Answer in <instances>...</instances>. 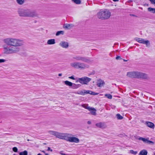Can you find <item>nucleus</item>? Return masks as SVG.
<instances>
[{"label":"nucleus","mask_w":155,"mask_h":155,"mask_svg":"<svg viewBox=\"0 0 155 155\" xmlns=\"http://www.w3.org/2000/svg\"><path fill=\"white\" fill-rule=\"evenodd\" d=\"M6 45L3 46L4 53L6 54H12L18 53L20 51L19 47L23 46V40L14 38H7L3 40Z\"/></svg>","instance_id":"obj_1"},{"label":"nucleus","mask_w":155,"mask_h":155,"mask_svg":"<svg viewBox=\"0 0 155 155\" xmlns=\"http://www.w3.org/2000/svg\"><path fill=\"white\" fill-rule=\"evenodd\" d=\"M63 140H66L71 143H78L80 140L76 135H74L71 134L64 133Z\"/></svg>","instance_id":"obj_2"},{"label":"nucleus","mask_w":155,"mask_h":155,"mask_svg":"<svg viewBox=\"0 0 155 155\" xmlns=\"http://www.w3.org/2000/svg\"><path fill=\"white\" fill-rule=\"evenodd\" d=\"M70 66L73 68L81 70H84L89 68V66L83 63L74 62L70 64Z\"/></svg>","instance_id":"obj_3"},{"label":"nucleus","mask_w":155,"mask_h":155,"mask_svg":"<svg viewBox=\"0 0 155 155\" xmlns=\"http://www.w3.org/2000/svg\"><path fill=\"white\" fill-rule=\"evenodd\" d=\"M97 17L99 19L102 20L107 19L109 18L111 15V13L108 9H105L100 11L97 14Z\"/></svg>","instance_id":"obj_4"},{"label":"nucleus","mask_w":155,"mask_h":155,"mask_svg":"<svg viewBox=\"0 0 155 155\" xmlns=\"http://www.w3.org/2000/svg\"><path fill=\"white\" fill-rule=\"evenodd\" d=\"M72 58L74 60L77 61H81L88 63H91L92 62V61L80 56H74Z\"/></svg>","instance_id":"obj_5"},{"label":"nucleus","mask_w":155,"mask_h":155,"mask_svg":"<svg viewBox=\"0 0 155 155\" xmlns=\"http://www.w3.org/2000/svg\"><path fill=\"white\" fill-rule=\"evenodd\" d=\"M48 132L50 135L55 136L56 138L61 139H62L64 134L53 130H49Z\"/></svg>","instance_id":"obj_6"},{"label":"nucleus","mask_w":155,"mask_h":155,"mask_svg":"<svg viewBox=\"0 0 155 155\" xmlns=\"http://www.w3.org/2000/svg\"><path fill=\"white\" fill-rule=\"evenodd\" d=\"M38 15L35 11L27 9L26 17H38Z\"/></svg>","instance_id":"obj_7"},{"label":"nucleus","mask_w":155,"mask_h":155,"mask_svg":"<svg viewBox=\"0 0 155 155\" xmlns=\"http://www.w3.org/2000/svg\"><path fill=\"white\" fill-rule=\"evenodd\" d=\"M135 40L139 43L146 45L147 47H148L150 45V42L148 40H145L144 39L138 38H136Z\"/></svg>","instance_id":"obj_8"},{"label":"nucleus","mask_w":155,"mask_h":155,"mask_svg":"<svg viewBox=\"0 0 155 155\" xmlns=\"http://www.w3.org/2000/svg\"><path fill=\"white\" fill-rule=\"evenodd\" d=\"M80 83L83 84H87L91 80V78L87 77L80 78Z\"/></svg>","instance_id":"obj_9"},{"label":"nucleus","mask_w":155,"mask_h":155,"mask_svg":"<svg viewBox=\"0 0 155 155\" xmlns=\"http://www.w3.org/2000/svg\"><path fill=\"white\" fill-rule=\"evenodd\" d=\"M138 72L136 71L128 72L127 75V77L130 78H138Z\"/></svg>","instance_id":"obj_10"},{"label":"nucleus","mask_w":155,"mask_h":155,"mask_svg":"<svg viewBox=\"0 0 155 155\" xmlns=\"http://www.w3.org/2000/svg\"><path fill=\"white\" fill-rule=\"evenodd\" d=\"M138 78H142L145 80H148L149 79V77L148 75L146 74L139 72Z\"/></svg>","instance_id":"obj_11"},{"label":"nucleus","mask_w":155,"mask_h":155,"mask_svg":"<svg viewBox=\"0 0 155 155\" xmlns=\"http://www.w3.org/2000/svg\"><path fill=\"white\" fill-rule=\"evenodd\" d=\"M27 9H19L18 11L19 15L21 17H26Z\"/></svg>","instance_id":"obj_12"},{"label":"nucleus","mask_w":155,"mask_h":155,"mask_svg":"<svg viewBox=\"0 0 155 155\" xmlns=\"http://www.w3.org/2000/svg\"><path fill=\"white\" fill-rule=\"evenodd\" d=\"M59 45L62 48L65 49L68 48L69 46L68 43L64 41H61L59 44Z\"/></svg>","instance_id":"obj_13"},{"label":"nucleus","mask_w":155,"mask_h":155,"mask_svg":"<svg viewBox=\"0 0 155 155\" xmlns=\"http://www.w3.org/2000/svg\"><path fill=\"white\" fill-rule=\"evenodd\" d=\"M84 108L88 110L91 112V113L92 115H96V110L94 108L89 106H86L84 107Z\"/></svg>","instance_id":"obj_14"},{"label":"nucleus","mask_w":155,"mask_h":155,"mask_svg":"<svg viewBox=\"0 0 155 155\" xmlns=\"http://www.w3.org/2000/svg\"><path fill=\"white\" fill-rule=\"evenodd\" d=\"M95 125L97 127L101 129H105L107 127L106 124L104 122H99L96 123Z\"/></svg>","instance_id":"obj_15"},{"label":"nucleus","mask_w":155,"mask_h":155,"mask_svg":"<svg viewBox=\"0 0 155 155\" xmlns=\"http://www.w3.org/2000/svg\"><path fill=\"white\" fill-rule=\"evenodd\" d=\"M104 84V81L101 80H98L97 82V85L98 87H101L103 86Z\"/></svg>","instance_id":"obj_16"},{"label":"nucleus","mask_w":155,"mask_h":155,"mask_svg":"<svg viewBox=\"0 0 155 155\" xmlns=\"http://www.w3.org/2000/svg\"><path fill=\"white\" fill-rule=\"evenodd\" d=\"M74 25L71 24H67L64 25V28L66 29H70L74 27Z\"/></svg>","instance_id":"obj_17"},{"label":"nucleus","mask_w":155,"mask_h":155,"mask_svg":"<svg viewBox=\"0 0 155 155\" xmlns=\"http://www.w3.org/2000/svg\"><path fill=\"white\" fill-rule=\"evenodd\" d=\"M146 124L148 127L151 128H153L154 126V124L153 123L149 121H146Z\"/></svg>","instance_id":"obj_18"},{"label":"nucleus","mask_w":155,"mask_h":155,"mask_svg":"<svg viewBox=\"0 0 155 155\" xmlns=\"http://www.w3.org/2000/svg\"><path fill=\"white\" fill-rule=\"evenodd\" d=\"M55 43V40L54 39H50L48 40L47 44L48 45H53Z\"/></svg>","instance_id":"obj_19"},{"label":"nucleus","mask_w":155,"mask_h":155,"mask_svg":"<svg viewBox=\"0 0 155 155\" xmlns=\"http://www.w3.org/2000/svg\"><path fill=\"white\" fill-rule=\"evenodd\" d=\"M64 84L67 86L71 87L73 85L72 83L68 81H64Z\"/></svg>","instance_id":"obj_20"},{"label":"nucleus","mask_w":155,"mask_h":155,"mask_svg":"<svg viewBox=\"0 0 155 155\" xmlns=\"http://www.w3.org/2000/svg\"><path fill=\"white\" fill-rule=\"evenodd\" d=\"M144 143H148L149 144H154V142L152 141L148 140L147 139L144 138L143 140Z\"/></svg>","instance_id":"obj_21"},{"label":"nucleus","mask_w":155,"mask_h":155,"mask_svg":"<svg viewBox=\"0 0 155 155\" xmlns=\"http://www.w3.org/2000/svg\"><path fill=\"white\" fill-rule=\"evenodd\" d=\"M147 151L145 150H141L139 153L140 155H147Z\"/></svg>","instance_id":"obj_22"},{"label":"nucleus","mask_w":155,"mask_h":155,"mask_svg":"<svg viewBox=\"0 0 155 155\" xmlns=\"http://www.w3.org/2000/svg\"><path fill=\"white\" fill-rule=\"evenodd\" d=\"M73 85L71 87L73 89H75L78 88L80 86V85L79 84H76L75 83H73Z\"/></svg>","instance_id":"obj_23"},{"label":"nucleus","mask_w":155,"mask_h":155,"mask_svg":"<svg viewBox=\"0 0 155 155\" xmlns=\"http://www.w3.org/2000/svg\"><path fill=\"white\" fill-rule=\"evenodd\" d=\"M64 33V32L63 31H58L56 32V35L58 36L61 35H63Z\"/></svg>","instance_id":"obj_24"},{"label":"nucleus","mask_w":155,"mask_h":155,"mask_svg":"<svg viewBox=\"0 0 155 155\" xmlns=\"http://www.w3.org/2000/svg\"><path fill=\"white\" fill-rule=\"evenodd\" d=\"M75 94H77L80 95H84V90H82L81 91H80L78 92H75L74 93Z\"/></svg>","instance_id":"obj_25"},{"label":"nucleus","mask_w":155,"mask_h":155,"mask_svg":"<svg viewBox=\"0 0 155 155\" xmlns=\"http://www.w3.org/2000/svg\"><path fill=\"white\" fill-rule=\"evenodd\" d=\"M28 153L27 151L25 150L24 151L21 152L19 153V155H28Z\"/></svg>","instance_id":"obj_26"},{"label":"nucleus","mask_w":155,"mask_h":155,"mask_svg":"<svg viewBox=\"0 0 155 155\" xmlns=\"http://www.w3.org/2000/svg\"><path fill=\"white\" fill-rule=\"evenodd\" d=\"M17 3L20 5L23 4L25 2V0H16Z\"/></svg>","instance_id":"obj_27"},{"label":"nucleus","mask_w":155,"mask_h":155,"mask_svg":"<svg viewBox=\"0 0 155 155\" xmlns=\"http://www.w3.org/2000/svg\"><path fill=\"white\" fill-rule=\"evenodd\" d=\"M117 119L118 120H121L123 118V117L120 114H117L116 115Z\"/></svg>","instance_id":"obj_28"},{"label":"nucleus","mask_w":155,"mask_h":155,"mask_svg":"<svg viewBox=\"0 0 155 155\" xmlns=\"http://www.w3.org/2000/svg\"><path fill=\"white\" fill-rule=\"evenodd\" d=\"M148 10L149 12H152L153 13H155V9L151 8H148Z\"/></svg>","instance_id":"obj_29"},{"label":"nucleus","mask_w":155,"mask_h":155,"mask_svg":"<svg viewBox=\"0 0 155 155\" xmlns=\"http://www.w3.org/2000/svg\"><path fill=\"white\" fill-rule=\"evenodd\" d=\"M74 3L77 4H80L81 3L80 0H72Z\"/></svg>","instance_id":"obj_30"},{"label":"nucleus","mask_w":155,"mask_h":155,"mask_svg":"<svg viewBox=\"0 0 155 155\" xmlns=\"http://www.w3.org/2000/svg\"><path fill=\"white\" fill-rule=\"evenodd\" d=\"M105 96L109 99H111L112 97V95L109 94H105Z\"/></svg>","instance_id":"obj_31"},{"label":"nucleus","mask_w":155,"mask_h":155,"mask_svg":"<svg viewBox=\"0 0 155 155\" xmlns=\"http://www.w3.org/2000/svg\"><path fill=\"white\" fill-rule=\"evenodd\" d=\"M84 95L87 94H91L92 92L91 91L89 90H84Z\"/></svg>","instance_id":"obj_32"},{"label":"nucleus","mask_w":155,"mask_h":155,"mask_svg":"<svg viewBox=\"0 0 155 155\" xmlns=\"http://www.w3.org/2000/svg\"><path fill=\"white\" fill-rule=\"evenodd\" d=\"M130 153L134 155H136L137 153V151H134L133 150H130Z\"/></svg>","instance_id":"obj_33"},{"label":"nucleus","mask_w":155,"mask_h":155,"mask_svg":"<svg viewBox=\"0 0 155 155\" xmlns=\"http://www.w3.org/2000/svg\"><path fill=\"white\" fill-rule=\"evenodd\" d=\"M12 150H13L15 152H17L18 150L17 148L16 147H14L13 148Z\"/></svg>","instance_id":"obj_34"},{"label":"nucleus","mask_w":155,"mask_h":155,"mask_svg":"<svg viewBox=\"0 0 155 155\" xmlns=\"http://www.w3.org/2000/svg\"><path fill=\"white\" fill-rule=\"evenodd\" d=\"M153 4H155V0H149Z\"/></svg>","instance_id":"obj_35"},{"label":"nucleus","mask_w":155,"mask_h":155,"mask_svg":"<svg viewBox=\"0 0 155 155\" xmlns=\"http://www.w3.org/2000/svg\"><path fill=\"white\" fill-rule=\"evenodd\" d=\"M68 78H70V79H73V80H75V78L74 77V76H71V77H68Z\"/></svg>","instance_id":"obj_36"},{"label":"nucleus","mask_w":155,"mask_h":155,"mask_svg":"<svg viewBox=\"0 0 155 155\" xmlns=\"http://www.w3.org/2000/svg\"><path fill=\"white\" fill-rule=\"evenodd\" d=\"M5 61V60L4 59H0V63L4 62Z\"/></svg>","instance_id":"obj_37"},{"label":"nucleus","mask_w":155,"mask_h":155,"mask_svg":"<svg viewBox=\"0 0 155 155\" xmlns=\"http://www.w3.org/2000/svg\"><path fill=\"white\" fill-rule=\"evenodd\" d=\"M92 93L91 94H92L93 95H96L98 94V93L92 92L91 91Z\"/></svg>","instance_id":"obj_38"},{"label":"nucleus","mask_w":155,"mask_h":155,"mask_svg":"<svg viewBox=\"0 0 155 155\" xmlns=\"http://www.w3.org/2000/svg\"><path fill=\"white\" fill-rule=\"evenodd\" d=\"M80 78H78V79L76 81V83H77L78 82H79L80 83L81 81H80Z\"/></svg>","instance_id":"obj_39"},{"label":"nucleus","mask_w":155,"mask_h":155,"mask_svg":"<svg viewBox=\"0 0 155 155\" xmlns=\"http://www.w3.org/2000/svg\"><path fill=\"white\" fill-rule=\"evenodd\" d=\"M143 139H144V138H143L142 137H140L138 139L139 140H142L143 141Z\"/></svg>","instance_id":"obj_40"},{"label":"nucleus","mask_w":155,"mask_h":155,"mask_svg":"<svg viewBox=\"0 0 155 155\" xmlns=\"http://www.w3.org/2000/svg\"><path fill=\"white\" fill-rule=\"evenodd\" d=\"M116 59H117V60H118V59H121V58L120 57V56H117L116 58Z\"/></svg>","instance_id":"obj_41"},{"label":"nucleus","mask_w":155,"mask_h":155,"mask_svg":"<svg viewBox=\"0 0 155 155\" xmlns=\"http://www.w3.org/2000/svg\"><path fill=\"white\" fill-rule=\"evenodd\" d=\"M48 151H50L51 152H52L53 150L52 149H51L49 147H48Z\"/></svg>","instance_id":"obj_42"},{"label":"nucleus","mask_w":155,"mask_h":155,"mask_svg":"<svg viewBox=\"0 0 155 155\" xmlns=\"http://www.w3.org/2000/svg\"><path fill=\"white\" fill-rule=\"evenodd\" d=\"M60 154H61L62 155H69L68 154H67L64 153H62V152H61L60 153Z\"/></svg>","instance_id":"obj_43"},{"label":"nucleus","mask_w":155,"mask_h":155,"mask_svg":"<svg viewBox=\"0 0 155 155\" xmlns=\"http://www.w3.org/2000/svg\"><path fill=\"white\" fill-rule=\"evenodd\" d=\"M87 123L88 124H91V121L90 120L88 121L87 122Z\"/></svg>","instance_id":"obj_44"},{"label":"nucleus","mask_w":155,"mask_h":155,"mask_svg":"<svg viewBox=\"0 0 155 155\" xmlns=\"http://www.w3.org/2000/svg\"><path fill=\"white\" fill-rule=\"evenodd\" d=\"M58 75L59 76H61L62 75V74L61 73L59 74Z\"/></svg>","instance_id":"obj_45"},{"label":"nucleus","mask_w":155,"mask_h":155,"mask_svg":"<svg viewBox=\"0 0 155 155\" xmlns=\"http://www.w3.org/2000/svg\"><path fill=\"white\" fill-rule=\"evenodd\" d=\"M114 2H118L119 0H113Z\"/></svg>","instance_id":"obj_46"},{"label":"nucleus","mask_w":155,"mask_h":155,"mask_svg":"<svg viewBox=\"0 0 155 155\" xmlns=\"http://www.w3.org/2000/svg\"><path fill=\"white\" fill-rule=\"evenodd\" d=\"M42 151V152L44 153H45V151H44V150H42V151Z\"/></svg>","instance_id":"obj_47"},{"label":"nucleus","mask_w":155,"mask_h":155,"mask_svg":"<svg viewBox=\"0 0 155 155\" xmlns=\"http://www.w3.org/2000/svg\"><path fill=\"white\" fill-rule=\"evenodd\" d=\"M124 61H127V60H124Z\"/></svg>","instance_id":"obj_48"},{"label":"nucleus","mask_w":155,"mask_h":155,"mask_svg":"<svg viewBox=\"0 0 155 155\" xmlns=\"http://www.w3.org/2000/svg\"><path fill=\"white\" fill-rule=\"evenodd\" d=\"M38 155H42L40 153H38Z\"/></svg>","instance_id":"obj_49"},{"label":"nucleus","mask_w":155,"mask_h":155,"mask_svg":"<svg viewBox=\"0 0 155 155\" xmlns=\"http://www.w3.org/2000/svg\"><path fill=\"white\" fill-rule=\"evenodd\" d=\"M154 155H155V153H154Z\"/></svg>","instance_id":"obj_50"}]
</instances>
